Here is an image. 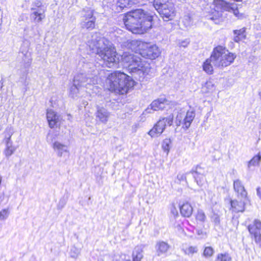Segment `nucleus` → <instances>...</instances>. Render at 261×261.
Listing matches in <instances>:
<instances>
[{"label": "nucleus", "mask_w": 261, "mask_h": 261, "mask_svg": "<svg viewBox=\"0 0 261 261\" xmlns=\"http://www.w3.org/2000/svg\"><path fill=\"white\" fill-rule=\"evenodd\" d=\"M87 45L92 53L100 58L106 66L110 68L117 66L118 58L116 50L107 39L95 34L88 41Z\"/></svg>", "instance_id": "nucleus-1"}, {"label": "nucleus", "mask_w": 261, "mask_h": 261, "mask_svg": "<svg viewBox=\"0 0 261 261\" xmlns=\"http://www.w3.org/2000/svg\"><path fill=\"white\" fill-rule=\"evenodd\" d=\"M153 15L142 9L132 10L123 18L126 29L134 34H142L151 29Z\"/></svg>", "instance_id": "nucleus-2"}, {"label": "nucleus", "mask_w": 261, "mask_h": 261, "mask_svg": "<svg viewBox=\"0 0 261 261\" xmlns=\"http://www.w3.org/2000/svg\"><path fill=\"white\" fill-rule=\"evenodd\" d=\"M236 58L234 54L221 45L215 47L212 52L210 57L203 62L202 67L203 70L207 74L213 73V66L223 68L232 63Z\"/></svg>", "instance_id": "nucleus-3"}, {"label": "nucleus", "mask_w": 261, "mask_h": 261, "mask_svg": "<svg viewBox=\"0 0 261 261\" xmlns=\"http://www.w3.org/2000/svg\"><path fill=\"white\" fill-rule=\"evenodd\" d=\"M122 62L132 76L143 82L150 71V64L143 62L141 58L133 54L124 52L121 57Z\"/></svg>", "instance_id": "nucleus-4"}, {"label": "nucleus", "mask_w": 261, "mask_h": 261, "mask_svg": "<svg viewBox=\"0 0 261 261\" xmlns=\"http://www.w3.org/2000/svg\"><path fill=\"white\" fill-rule=\"evenodd\" d=\"M78 66L80 72L74 76L73 80L74 83L87 89L90 88L91 86L96 87L94 85L97 84L98 71L94 63L88 62L83 58L79 61Z\"/></svg>", "instance_id": "nucleus-5"}, {"label": "nucleus", "mask_w": 261, "mask_h": 261, "mask_svg": "<svg viewBox=\"0 0 261 261\" xmlns=\"http://www.w3.org/2000/svg\"><path fill=\"white\" fill-rule=\"evenodd\" d=\"M106 84L108 89L111 92L124 94L134 86V81L124 72L115 71L108 76Z\"/></svg>", "instance_id": "nucleus-6"}, {"label": "nucleus", "mask_w": 261, "mask_h": 261, "mask_svg": "<svg viewBox=\"0 0 261 261\" xmlns=\"http://www.w3.org/2000/svg\"><path fill=\"white\" fill-rule=\"evenodd\" d=\"M173 115L170 114L167 117H163L160 119L150 129L148 134L151 137L154 138L161 135L165 129L167 125H172L173 121Z\"/></svg>", "instance_id": "nucleus-7"}, {"label": "nucleus", "mask_w": 261, "mask_h": 261, "mask_svg": "<svg viewBox=\"0 0 261 261\" xmlns=\"http://www.w3.org/2000/svg\"><path fill=\"white\" fill-rule=\"evenodd\" d=\"M14 133L12 127H7L5 132V137L3 140V143L5 145V149L3 153L7 159H9L18 148V146L13 144L11 139L12 136Z\"/></svg>", "instance_id": "nucleus-8"}, {"label": "nucleus", "mask_w": 261, "mask_h": 261, "mask_svg": "<svg viewBox=\"0 0 261 261\" xmlns=\"http://www.w3.org/2000/svg\"><path fill=\"white\" fill-rule=\"evenodd\" d=\"M195 117V111L189 110L185 115L184 113H178L175 118V123L177 126L182 125V128L186 129L189 128Z\"/></svg>", "instance_id": "nucleus-9"}, {"label": "nucleus", "mask_w": 261, "mask_h": 261, "mask_svg": "<svg viewBox=\"0 0 261 261\" xmlns=\"http://www.w3.org/2000/svg\"><path fill=\"white\" fill-rule=\"evenodd\" d=\"M170 101L165 97H160L153 100L148 107L144 111L143 114L152 113V111L162 110L167 108L169 105Z\"/></svg>", "instance_id": "nucleus-10"}, {"label": "nucleus", "mask_w": 261, "mask_h": 261, "mask_svg": "<svg viewBox=\"0 0 261 261\" xmlns=\"http://www.w3.org/2000/svg\"><path fill=\"white\" fill-rule=\"evenodd\" d=\"M155 10L164 21L171 20L174 16V7L172 3L165 4L162 7Z\"/></svg>", "instance_id": "nucleus-11"}, {"label": "nucleus", "mask_w": 261, "mask_h": 261, "mask_svg": "<svg viewBox=\"0 0 261 261\" xmlns=\"http://www.w3.org/2000/svg\"><path fill=\"white\" fill-rule=\"evenodd\" d=\"M161 54L160 49L156 45L147 44L146 48L142 49L140 53L141 56L145 58L151 60L158 57Z\"/></svg>", "instance_id": "nucleus-12"}, {"label": "nucleus", "mask_w": 261, "mask_h": 261, "mask_svg": "<svg viewBox=\"0 0 261 261\" xmlns=\"http://www.w3.org/2000/svg\"><path fill=\"white\" fill-rule=\"evenodd\" d=\"M190 173L192 174L198 186L201 187L205 181L204 170L200 165L193 167Z\"/></svg>", "instance_id": "nucleus-13"}, {"label": "nucleus", "mask_w": 261, "mask_h": 261, "mask_svg": "<svg viewBox=\"0 0 261 261\" xmlns=\"http://www.w3.org/2000/svg\"><path fill=\"white\" fill-rule=\"evenodd\" d=\"M95 17L93 16L92 10H88L84 15L81 23L83 29L92 30L95 28Z\"/></svg>", "instance_id": "nucleus-14"}, {"label": "nucleus", "mask_w": 261, "mask_h": 261, "mask_svg": "<svg viewBox=\"0 0 261 261\" xmlns=\"http://www.w3.org/2000/svg\"><path fill=\"white\" fill-rule=\"evenodd\" d=\"M138 0H114L112 9L116 12L125 11L127 7L132 4H135Z\"/></svg>", "instance_id": "nucleus-15"}, {"label": "nucleus", "mask_w": 261, "mask_h": 261, "mask_svg": "<svg viewBox=\"0 0 261 261\" xmlns=\"http://www.w3.org/2000/svg\"><path fill=\"white\" fill-rule=\"evenodd\" d=\"M248 230L253 239L261 236V221L255 219L252 224L248 226Z\"/></svg>", "instance_id": "nucleus-16"}, {"label": "nucleus", "mask_w": 261, "mask_h": 261, "mask_svg": "<svg viewBox=\"0 0 261 261\" xmlns=\"http://www.w3.org/2000/svg\"><path fill=\"white\" fill-rule=\"evenodd\" d=\"M52 146L59 157H61L65 154H69V147L66 144L56 141L53 143Z\"/></svg>", "instance_id": "nucleus-17"}, {"label": "nucleus", "mask_w": 261, "mask_h": 261, "mask_svg": "<svg viewBox=\"0 0 261 261\" xmlns=\"http://www.w3.org/2000/svg\"><path fill=\"white\" fill-rule=\"evenodd\" d=\"M169 248L170 246L167 243L163 241H159L157 242L155 245V255L157 256H161L165 255Z\"/></svg>", "instance_id": "nucleus-18"}, {"label": "nucleus", "mask_w": 261, "mask_h": 261, "mask_svg": "<svg viewBox=\"0 0 261 261\" xmlns=\"http://www.w3.org/2000/svg\"><path fill=\"white\" fill-rule=\"evenodd\" d=\"M233 188L239 197L244 199L247 198V192L240 179L234 180Z\"/></svg>", "instance_id": "nucleus-19"}, {"label": "nucleus", "mask_w": 261, "mask_h": 261, "mask_svg": "<svg viewBox=\"0 0 261 261\" xmlns=\"http://www.w3.org/2000/svg\"><path fill=\"white\" fill-rule=\"evenodd\" d=\"M110 116V113L107 109L103 107H97L96 113V118L100 122L103 123H106L108 121Z\"/></svg>", "instance_id": "nucleus-20"}, {"label": "nucleus", "mask_w": 261, "mask_h": 261, "mask_svg": "<svg viewBox=\"0 0 261 261\" xmlns=\"http://www.w3.org/2000/svg\"><path fill=\"white\" fill-rule=\"evenodd\" d=\"M46 118L48 123L49 126L51 128L57 127L59 122V116L52 110L47 112Z\"/></svg>", "instance_id": "nucleus-21"}, {"label": "nucleus", "mask_w": 261, "mask_h": 261, "mask_svg": "<svg viewBox=\"0 0 261 261\" xmlns=\"http://www.w3.org/2000/svg\"><path fill=\"white\" fill-rule=\"evenodd\" d=\"M31 10L32 11L31 13V18L33 19L34 21L39 22L45 17V9L37 10L35 8H31Z\"/></svg>", "instance_id": "nucleus-22"}, {"label": "nucleus", "mask_w": 261, "mask_h": 261, "mask_svg": "<svg viewBox=\"0 0 261 261\" xmlns=\"http://www.w3.org/2000/svg\"><path fill=\"white\" fill-rule=\"evenodd\" d=\"M231 210L232 212L239 213L243 212L245 210V201L241 200L238 201L237 200H230Z\"/></svg>", "instance_id": "nucleus-23"}, {"label": "nucleus", "mask_w": 261, "mask_h": 261, "mask_svg": "<svg viewBox=\"0 0 261 261\" xmlns=\"http://www.w3.org/2000/svg\"><path fill=\"white\" fill-rule=\"evenodd\" d=\"M22 55V61L23 62V66L25 68V71L23 75H26L28 73V69L32 63L31 54L28 51H21Z\"/></svg>", "instance_id": "nucleus-24"}, {"label": "nucleus", "mask_w": 261, "mask_h": 261, "mask_svg": "<svg viewBox=\"0 0 261 261\" xmlns=\"http://www.w3.org/2000/svg\"><path fill=\"white\" fill-rule=\"evenodd\" d=\"M81 86L73 81L72 85L69 89V96L73 99H77L80 97V90Z\"/></svg>", "instance_id": "nucleus-25"}, {"label": "nucleus", "mask_w": 261, "mask_h": 261, "mask_svg": "<svg viewBox=\"0 0 261 261\" xmlns=\"http://www.w3.org/2000/svg\"><path fill=\"white\" fill-rule=\"evenodd\" d=\"M180 211L182 216L189 217L193 213V207L189 203L186 202L180 206Z\"/></svg>", "instance_id": "nucleus-26"}, {"label": "nucleus", "mask_w": 261, "mask_h": 261, "mask_svg": "<svg viewBox=\"0 0 261 261\" xmlns=\"http://www.w3.org/2000/svg\"><path fill=\"white\" fill-rule=\"evenodd\" d=\"M133 261H141L143 257V247L142 245H138L134 248L133 254Z\"/></svg>", "instance_id": "nucleus-27"}, {"label": "nucleus", "mask_w": 261, "mask_h": 261, "mask_svg": "<svg viewBox=\"0 0 261 261\" xmlns=\"http://www.w3.org/2000/svg\"><path fill=\"white\" fill-rule=\"evenodd\" d=\"M214 2L216 8L221 11H229L231 8L230 4L224 0H214Z\"/></svg>", "instance_id": "nucleus-28"}, {"label": "nucleus", "mask_w": 261, "mask_h": 261, "mask_svg": "<svg viewBox=\"0 0 261 261\" xmlns=\"http://www.w3.org/2000/svg\"><path fill=\"white\" fill-rule=\"evenodd\" d=\"M246 28H243L240 30H233V32L234 35L233 40L236 42H239L242 39H245Z\"/></svg>", "instance_id": "nucleus-29"}, {"label": "nucleus", "mask_w": 261, "mask_h": 261, "mask_svg": "<svg viewBox=\"0 0 261 261\" xmlns=\"http://www.w3.org/2000/svg\"><path fill=\"white\" fill-rule=\"evenodd\" d=\"M141 42L136 40L127 41V46L132 51H136L140 49Z\"/></svg>", "instance_id": "nucleus-30"}, {"label": "nucleus", "mask_w": 261, "mask_h": 261, "mask_svg": "<svg viewBox=\"0 0 261 261\" xmlns=\"http://www.w3.org/2000/svg\"><path fill=\"white\" fill-rule=\"evenodd\" d=\"M260 161L261 154L260 153H258L248 162L247 167L248 169L250 170L252 166H256L259 165Z\"/></svg>", "instance_id": "nucleus-31"}, {"label": "nucleus", "mask_w": 261, "mask_h": 261, "mask_svg": "<svg viewBox=\"0 0 261 261\" xmlns=\"http://www.w3.org/2000/svg\"><path fill=\"white\" fill-rule=\"evenodd\" d=\"M182 22L186 28L190 27L193 24V19L189 14L185 15L182 20Z\"/></svg>", "instance_id": "nucleus-32"}, {"label": "nucleus", "mask_w": 261, "mask_h": 261, "mask_svg": "<svg viewBox=\"0 0 261 261\" xmlns=\"http://www.w3.org/2000/svg\"><path fill=\"white\" fill-rule=\"evenodd\" d=\"M231 257L228 253H219L215 261H230Z\"/></svg>", "instance_id": "nucleus-33"}, {"label": "nucleus", "mask_w": 261, "mask_h": 261, "mask_svg": "<svg viewBox=\"0 0 261 261\" xmlns=\"http://www.w3.org/2000/svg\"><path fill=\"white\" fill-rule=\"evenodd\" d=\"M202 88L204 92H210L214 89V85L212 81H207Z\"/></svg>", "instance_id": "nucleus-34"}, {"label": "nucleus", "mask_w": 261, "mask_h": 261, "mask_svg": "<svg viewBox=\"0 0 261 261\" xmlns=\"http://www.w3.org/2000/svg\"><path fill=\"white\" fill-rule=\"evenodd\" d=\"M168 0H153V7L156 9L158 8L162 7L165 4H171Z\"/></svg>", "instance_id": "nucleus-35"}, {"label": "nucleus", "mask_w": 261, "mask_h": 261, "mask_svg": "<svg viewBox=\"0 0 261 261\" xmlns=\"http://www.w3.org/2000/svg\"><path fill=\"white\" fill-rule=\"evenodd\" d=\"M171 143V140L170 139L166 138L165 139L162 144V149L164 151L167 152L168 153L170 150V146Z\"/></svg>", "instance_id": "nucleus-36"}, {"label": "nucleus", "mask_w": 261, "mask_h": 261, "mask_svg": "<svg viewBox=\"0 0 261 261\" xmlns=\"http://www.w3.org/2000/svg\"><path fill=\"white\" fill-rule=\"evenodd\" d=\"M214 249L212 247L208 246L205 247L203 255L205 257L208 258L211 257L214 254Z\"/></svg>", "instance_id": "nucleus-37"}, {"label": "nucleus", "mask_w": 261, "mask_h": 261, "mask_svg": "<svg viewBox=\"0 0 261 261\" xmlns=\"http://www.w3.org/2000/svg\"><path fill=\"white\" fill-rule=\"evenodd\" d=\"M197 251L198 248L196 246H190L184 250L185 253L188 255H192Z\"/></svg>", "instance_id": "nucleus-38"}, {"label": "nucleus", "mask_w": 261, "mask_h": 261, "mask_svg": "<svg viewBox=\"0 0 261 261\" xmlns=\"http://www.w3.org/2000/svg\"><path fill=\"white\" fill-rule=\"evenodd\" d=\"M197 220L200 222H204L206 219V216L202 210H198L196 216Z\"/></svg>", "instance_id": "nucleus-39"}, {"label": "nucleus", "mask_w": 261, "mask_h": 261, "mask_svg": "<svg viewBox=\"0 0 261 261\" xmlns=\"http://www.w3.org/2000/svg\"><path fill=\"white\" fill-rule=\"evenodd\" d=\"M10 212L8 208L3 209L0 212V220H5L7 219L9 215Z\"/></svg>", "instance_id": "nucleus-40"}, {"label": "nucleus", "mask_w": 261, "mask_h": 261, "mask_svg": "<svg viewBox=\"0 0 261 261\" xmlns=\"http://www.w3.org/2000/svg\"><path fill=\"white\" fill-rule=\"evenodd\" d=\"M31 8H35V9H44L42 3L39 0H36L33 2L31 5Z\"/></svg>", "instance_id": "nucleus-41"}, {"label": "nucleus", "mask_w": 261, "mask_h": 261, "mask_svg": "<svg viewBox=\"0 0 261 261\" xmlns=\"http://www.w3.org/2000/svg\"><path fill=\"white\" fill-rule=\"evenodd\" d=\"M212 220L215 223L216 225H218L220 223V219L219 215L217 214L214 213L212 216Z\"/></svg>", "instance_id": "nucleus-42"}, {"label": "nucleus", "mask_w": 261, "mask_h": 261, "mask_svg": "<svg viewBox=\"0 0 261 261\" xmlns=\"http://www.w3.org/2000/svg\"><path fill=\"white\" fill-rule=\"evenodd\" d=\"M79 254V251L75 247H73L71 248L70 251V256L71 257L75 258L78 256Z\"/></svg>", "instance_id": "nucleus-43"}, {"label": "nucleus", "mask_w": 261, "mask_h": 261, "mask_svg": "<svg viewBox=\"0 0 261 261\" xmlns=\"http://www.w3.org/2000/svg\"><path fill=\"white\" fill-rule=\"evenodd\" d=\"M66 204V200L65 199L62 198V199H60V200L59 201V203L57 206L58 209V210L62 209L65 206Z\"/></svg>", "instance_id": "nucleus-44"}, {"label": "nucleus", "mask_w": 261, "mask_h": 261, "mask_svg": "<svg viewBox=\"0 0 261 261\" xmlns=\"http://www.w3.org/2000/svg\"><path fill=\"white\" fill-rule=\"evenodd\" d=\"M189 174H190V172H187L186 174L179 173L177 176V178L179 181L186 180V175H188Z\"/></svg>", "instance_id": "nucleus-45"}, {"label": "nucleus", "mask_w": 261, "mask_h": 261, "mask_svg": "<svg viewBox=\"0 0 261 261\" xmlns=\"http://www.w3.org/2000/svg\"><path fill=\"white\" fill-rule=\"evenodd\" d=\"M54 139L55 137L53 134H50V133H48L46 137V140L48 143H53Z\"/></svg>", "instance_id": "nucleus-46"}, {"label": "nucleus", "mask_w": 261, "mask_h": 261, "mask_svg": "<svg viewBox=\"0 0 261 261\" xmlns=\"http://www.w3.org/2000/svg\"><path fill=\"white\" fill-rule=\"evenodd\" d=\"M189 43H190V41L188 39H186L185 40L181 41L179 43V46L183 47H186Z\"/></svg>", "instance_id": "nucleus-47"}, {"label": "nucleus", "mask_w": 261, "mask_h": 261, "mask_svg": "<svg viewBox=\"0 0 261 261\" xmlns=\"http://www.w3.org/2000/svg\"><path fill=\"white\" fill-rule=\"evenodd\" d=\"M254 240L261 249V236L254 239Z\"/></svg>", "instance_id": "nucleus-48"}, {"label": "nucleus", "mask_w": 261, "mask_h": 261, "mask_svg": "<svg viewBox=\"0 0 261 261\" xmlns=\"http://www.w3.org/2000/svg\"><path fill=\"white\" fill-rule=\"evenodd\" d=\"M114 261H131L130 259H125L122 256H119L118 258L116 256Z\"/></svg>", "instance_id": "nucleus-49"}, {"label": "nucleus", "mask_w": 261, "mask_h": 261, "mask_svg": "<svg viewBox=\"0 0 261 261\" xmlns=\"http://www.w3.org/2000/svg\"><path fill=\"white\" fill-rule=\"evenodd\" d=\"M256 194L259 197V198L261 199V186L260 187L257 188Z\"/></svg>", "instance_id": "nucleus-50"}, {"label": "nucleus", "mask_w": 261, "mask_h": 261, "mask_svg": "<svg viewBox=\"0 0 261 261\" xmlns=\"http://www.w3.org/2000/svg\"><path fill=\"white\" fill-rule=\"evenodd\" d=\"M3 83H4V79H3V77H2V79L0 81V90H1L3 87Z\"/></svg>", "instance_id": "nucleus-51"}, {"label": "nucleus", "mask_w": 261, "mask_h": 261, "mask_svg": "<svg viewBox=\"0 0 261 261\" xmlns=\"http://www.w3.org/2000/svg\"><path fill=\"white\" fill-rule=\"evenodd\" d=\"M172 213H173V214L174 215H177L178 213H177V212L176 210H172Z\"/></svg>", "instance_id": "nucleus-52"}, {"label": "nucleus", "mask_w": 261, "mask_h": 261, "mask_svg": "<svg viewBox=\"0 0 261 261\" xmlns=\"http://www.w3.org/2000/svg\"><path fill=\"white\" fill-rule=\"evenodd\" d=\"M197 233H198V234H200L202 233V230H197Z\"/></svg>", "instance_id": "nucleus-53"}, {"label": "nucleus", "mask_w": 261, "mask_h": 261, "mask_svg": "<svg viewBox=\"0 0 261 261\" xmlns=\"http://www.w3.org/2000/svg\"><path fill=\"white\" fill-rule=\"evenodd\" d=\"M259 96H260V97L261 98V91L259 92Z\"/></svg>", "instance_id": "nucleus-54"}, {"label": "nucleus", "mask_w": 261, "mask_h": 261, "mask_svg": "<svg viewBox=\"0 0 261 261\" xmlns=\"http://www.w3.org/2000/svg\"><path fill=\"white\" fill-rule=\"evenodd\" d=\"M20 50H21L20 51L19 54H21V51H22V48H20Z\"/></svg>", "instance_id": "nucleus-55"}, {"label": "nucleus", "mask_w": 261, "mask_h": 261, "mask_svg": "<svg viewBox=\"0 0 261 261\" xmlns=\"http://www.w3.org/2000/svg\"><path fill=\"white\" fill-rule=\"evenodd\" d=\"M211 19H214V18L213 17L211 18Z\"/></svg>", "instance_id": "nucleus-56"}]
</instances>
